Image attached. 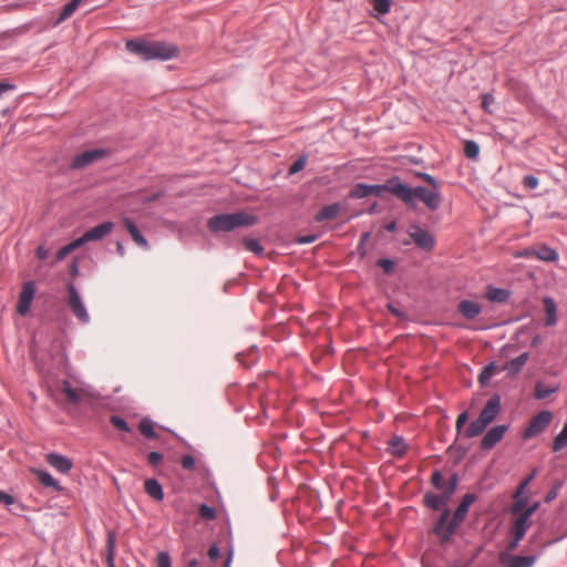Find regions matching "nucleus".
<instances>
[{"label": "nucleus", "mask_w": 567, "mask_h": 567, "mask_svg": "<svg viewBox=\"0 0 567 567\" xmlns=\"http://www.w3.org/2000/svg\"><path fill=\"white\" fill-rule=\"evenodd\" d=\"M35 295V284L33 281H27L23 284L22 289L19 293L17 312L24 317L28 315L32 300Z\"/></svg>", "instance_id": "1a4fd4ad"}, {"label": "nucleus", "mask_w": 567, "mask_h": 567, "mask_svg": "<svg viewBox=\"0 0 567 567\" xmlns=\"http://www.w3.org/2000/svg\"><path fill=\"white\" fill-rule=\"evenodd\" d=\"M431 482L435 488L442 492L441 494H444L446 493V487L451 484V478L446 481L439 471H435L432 474Z\"/></svg>", "instance_id": "f704fd0d"}, {"label": "nucleus", "mask_w": 567, "mask_h": 567, "mask_svg": "<svg viewBox=\"0 0 567 567\" xmlns=\"http://www.w3.org/2000/svg\"><path fill=\"white\" fill-rule=\"evenodd\" d=\"M391 194L402 200L408 207H416V200L422 202L430 210H436L442 204L441 190L423 186L408 187L399 178L390 179Z\"/></svg>", "instance_id": "f257e3e1"}, {"label": "nucleus", "mask_w": 567, "mask_h": 567, "mask_svg": "<svg viewBox=\"0 0 567 567\" xmlns=\"http://www.w3.org/2000/svg\"><path fill=\"white\" fill-rule=\"evenodd\" d=\"M506 431V425H496L492 427L482 439L481 447L483 450H491L504 437Z\"/></svg>", "instance_id": "2eb2a0df"}, {"label": "nucleus", "mask_w": 567, "mask_h": 567, "mask_svg": "<svg viewBox=\"0 0 567 567\" xmlns=\"http://www.w3.org/2000/svg\"><path fill=\"white\" fill-rule=\"evenodd\" d=\"M82 0H71L62 10L58 21H56V24L58 23H61L63 21H65L66 19H69L79 8V6L81 4Z\"/></svg>", "instance_id": "7c9ffc66"}, {"label": "nucleus", "mask_w": 567, "mask_h": 567, "mask_svg": "<svg viewBox=\"0 0 567 567\" xmlns=\"http://www.w3.org/2000/svg\"><path fill=\"white\" fill-rule=\"evenodd\" d=\"M536 559L535 555L517 556L508 553L499 555V563L505 567H533Z\"/></svg>", "instance_id": "ddd939ff"}, {"label": "nucleus", "mask_w": 567, "mask_h": 567, "mask_svg": "<svg viewBox=\"0 0 567 567\" xmlns=\"http://www.w3.org/2000/svg\"><path fill=\"white\" fill-rule=\"evenodd\" d=\"M33 474L37 476L38 481L44 486V487H51L54 491H61L62 487L60 483L52 477V475L43 470H33Z\"/></svg>", "instance_id": "a878e982"}, {"label": "nucleus", "mask_w": 567, "mask_h": 567, "mask_svg": "<svg viewBox=\"0 0 567 567\" xmlns=\"http://www.w3.org/2000/svg\"><path fill=\"white\" fill-rule=\"evenodd\" d=\"M244 245L247 250L252 251L257 255H259L264 251L262 246L256 239H252V238L245 239Z\"/></svg>", "instance_id": "a18cd8bd"}, {"label": "nucleus", "mask_w": 567, "mask_h": 567, "mask_svg": "<svg viewBox=\"0 0 567 567\" xmlns=\"http://www.w3.org/2000/svg\"><path fill=\"white\" fill-rule=\"evenodd\" d=\"M560 488V483H558L555 487H553L546 495L545 502L549 503L555 499L558 495V489Z\"/></svg>", "instance_id": "4d7b16f0"}, {"label": "nucleus", "mask_w": 567, "mask_h": 567, "mask_svg": "<svg viewBox=\"0 0 567 567\" xmlns=\"http://www.w3.org/2000/svg\"><path fill=\"white\" fill-rule=\"evenodd\" d=\"M35 255L39 259L44 260L49 256V250L44 246H39L37 248Z\"/></svg>", "instance_id": "052dcab7"}, {"label": "nucleus", "mask_w": 567, "mask_h": 567, "mask_svg": "<svg viewBox=\"0 0 567 567\" xmlns=\"http://www.w3.org/2000/svg\"><path fill=\"white\" fill-rule=\"evenodd\" d=\"M258 218L246 212L234 214H219L208 220V228L212 231H231L238 227L254 226Z\"/></svg>", "instance_id": "7ed1b4c3"}, {"label": "nucleus", "mask_w": 567, "mask_h": 567, "mask_svg": "<svg viewBox=\"0 0 567 567\" xmlns=\"http://www.w3.org/2000/svg\"><path fill=\"white\" fill-rule=\"evenodd\" d=\"M140 431L147 439H154L156 436L153 423L150 420H142L141 421V423H140Z\"/></svg>", "instance_id": "a19ab883"}, {"label": "nucleus", "mask_w": 567, "mask_h": 567, "mask_svg": "<svg viewBox=\"0 0 567 567\" xmlns=\"http://www.w3.org/2000/svg\"><path fill=\"white\" fill-rule=\"evenodd\" d=\"M523 538H517V534H513V539L508 543L507 549L515 550Z\"/></svg>", "instance_id": "e2e57ef3"}, {"label": "nucleus", "mask_w": 567, "mask_h": 567, "mask_svg": "<svg viewBox=\"0 0 567 567\" xmlns=\"http://www.w3.org/2000/svg\"><path fill=\"white\" fill-rule=\"evenodd\" d=\"M68 306L70 310L81 322L87 323L90 321V316L75 287L73 285H70L68 287Z\"/></svg>", "instance_id": "0eeeda50"}, {"label": "nucleus", "mask_w": 567, "mask_h": 567, "mask_svg": "<svg viewBox=\"0 0 567 567\" xmlns=\"http://www.w3.org/2000/svg\"><path fill=\"white\" fill-rule=\"evenodd\" d=\"M115 543H116V535L114 532L110 530L107 533V542H106V549H107L106 560H107V564L110 567H112V565H113Z\"/></svg>", "instance_id": "473e14b6"}, {"label": "nucleus", "mask_w": 567, "mask_h": 567, "mask_svg": "<svg viewBox=\"0 0 567 567\" xmlns=\"http://www.w3.org/2000/svg\"><path fill=\"white\" fill-rule=\"evenodd\" d=\"M538 506H539L538 503H534L533 505L527 506V508L523 513L526 514L527 516L532 517L533 514L537 511Z\"/></svg>", "instance_id": "774afa93"}, {"label": "nucleus", "mask_w": 567, "mask_h": 567, "mask_svg": "<svg viewBox=\"0 0 567 567\" xmlns=\"http://www.w3.org/2000/svg\"><path fill=\"white\" fill-rule=\"evenodd\" d=\"M567 447V423L553 442V451L558 452Z\"/></svg>", "instance_id": "c9c22d12"}, {"label": "nucleus", "mask_w": 567, "mask_h": 567, "mask_svg": "<svg viewBox=\"0 0 567 567\" xmlns=\"http://www.w3.org/2000/svg\"><path fill=\"white\" fill-rule=\"evenodd\" d=\"M317 240V236L316 235H309V236H305V237H300L298 238V243L299 244H311L313 241Z\"/></svg>", "instance_id": "69168bd1"}, {"label": "nucleus", "mask_w": 567, "mask_h": 567, "mask_svg": "<svg viewBox=\"0 0 567 567\" xmlns=\"http://www.w3.org/2000/svg\"><path fill=\"white\" fill-rule=\"evenodd\" d=\"M543 305L546 315L545 324L548 327L555 326L557 322V306L555 300L550 297H545Z\"/></svg>", "instance_id": "5701e85b"}, {"label": "nucleus", "mask_w": 567, "mask_h": 567, "mask_svg": "<svg viewBox=\"0 0 567 567\" xmlns=\"http://www.w3.org/2000/svg\"><path fill=\"white\" fill-rule=\"evenodd\" d=\"M378 265L385 271V272H391L393 270V261L390 260V259H380L378 261Z\"/></svg>", "instance_id": "5fc2aeb1"}, {"label": "nucleus", "mask_w": 567, "mask_h": 567, "mask_svg": "<svg viewBox=\"0 0 567 567\" xmlns=\"http://www.w3.org/2000/svg\"><path fill=\"white\" fill-rule=\"evenodd\" d=\"M408 445L403 437L394 436L388 442V451L394 456H403L406 452Z\"/></svg>", "instance_id": "bb28decb"}, {"label": "nucleus", "mask_w": 567, "mask_h": 567, "mask_svg": "<svg viewBox=\"0 0 567 567\" xmlns=\"http://www.w3.org/2000/svg\"><path fill=\"white\" fill-rule=\"evenodd\" d=\"M539 181L533 175H527L523 178V185L528 189H534L538 186Z\"/></svg>", "instance_id": "3c124183"}, {"label": "nucleus", "mask_w": 567, "mask_h": 567, "mask_svg": "<svg viewBox=\"0 0 567 567\" xmlns=\"http://www.w3.org/2000/svg\"><path fill=\"white\" fill-rule=\"evenodd\" d=\"M458 312L466 319H474L481 313V306L471 300H462L457 306Z\"/></svg>", "instance_id": "aec40b11"}, {"label": "nucleus", "mask_w": 567, "mask_h": 567, "mask_svg": "<svg viewBox=\"0 0 567 567\" xmlns=\"http://www.w3.org/2000/svg\"><path fill=\"white\" fill-rule=\"evenodd\" d=\"M408 234L414 244L421 249L431 250L434 247L435 240L433 236L420 226L411 225L409 227Z\"/></svg>", "instance_id": "9d476101"}, {"label": "nucleus", "mask_w": 567, "mask_h": 567, "mask_svg": "<svg viewBox=\"0 0 567 567\" xmlns=\"http://www.w3.org/2000/svg\"><path fill=\"white\" fill-rule=\"evenodd\" d=\"M501 410V399L495 395L491 398L482 410L480 417L485 422V424L492 423Z\"/></svg>", "instance_id": "a211bd4d"}, {"label": "nucleus", "mask_w": 567, "mask_h": 567, "mask_svg": "<svg viewBox=\"0 0 567 567\" xmlns=\"http://www.w3.org/2000/svg\"><path fill=\"white\" fill-rule=\"evenodd\" d=\"M307 164V157L305 156H301L299 157L297 161H295V163L290 166L289 168V174H296L298 172H300L301 169L305 168Z\"/></svg>", "instance_id": "de8ad7c7"}, {"label": "nucleus", "mask_w": 567, "mask_h": 567, "mask_svg": "<svg viewBox=\"0 0 567 567\" xmlns=\"http://www.w3.org/2000/svg\"><path fill=\"white\" fill-rule=\"evenodd\" d=\"M494 103V97L491 94L482 95V107L485 112L492 113L491 105Z\"/></svg>", "instance_id": "603ef678"}, {"label": "nucleus", "mask_w": 567, "mask_h": 567, "mask_svg": "<svg viewBox=\"0 0 567 567\" xmlns=\"http://www.w3.org/2000/svg\"><path fill=\"white\" fill-rule=\"evenodd\" d=\"M163 460V456L158 452H151L147 455V461L152 466H157Z\"/></svg>", "instance_id": "864d4df0"}, {"label": "nucleus", "mask_w": 567, "mask_h": 567, "mask_svg": "<svg viewBox=\"0 0 567 567\" xmlns=\"http://www.w3.org/2000/svg\"><path fill=\"white\" fill-rule=\"evenodd\" d=\"M464 153L467 158H476L480 153V147L474 141H465L464 142Z\"/></svg>", "instance_id": "58836bf2"}, {"label": "nucleus", "mask_w": 567, "mask_h": 567, "mask_svg": "<svg viewBox=\"0 0 567 567\" xmlns=\"http://www.w3.org/2000/svg\"><path fill=\"white\" fill-rule=\"evenodd\" d=\"M181 464L185 470L192 471L195 467V458L189 454L183 455Z\"/></svg>", "instance_id": "8fccbe9b"}, {"label": "nucleus", "mask_w": 567, "mask_h": 567, "mask_svg": "<svg viewBox=\"0 0 567 567\" xmlns=\"http://www.w3.org/2000/svg\"><path fill=\"white\" fill-rule=\"evenodd\" d=\"M198 513L202 518L207 519V520H213L216 518V511L206 504H202L199 506Z\"/></svg>", "instance_id": "c03bdc74"}, {"label": "nucleus", "mask_w": 567, "mask_h": 567, "mask_svg": "<svg viewBox=\"0 0 567 567\" xmlns=\"http://www.w3.org/2000/svg\"><path fill=\"white\" fill-rule=\"evenodd\" d=\"M517 257H525V258L535 257V248L524 249L523 251H520L517 255Z\"/></svg>", "instance_id": "338daca9"}, {"label": "nucleus", "mask_w": 567, "mask_h": 567, "mask_svg": "<svg viewBox=\"0 0 567 567\" xmlns=\"http://www.w3.org/2000/svg\"><path fill=\"white\" fill-rule=\"evenodd\" d=\"M476 501V495L467 493L463 496L461 504L454 512L451 518V512L445 508L440 516L439 522L434 527V533L440 537L442 543L451 539L457 526L464 520L467 515L470 506Z\"/></svg>", "instance_id": "f03ea898"}, {"label": "nucleus", "mask_w": 567, "mask_h": 567, "mask_svg": "<svg viewBox=\"0 0 567 567\" xmlns=\"http://www.w3.org/2000/svg\"><path fill=\"white\" fill-rule=\"evenodd\" d=\"M457 482V475L453 474L451 476V484L446 487V493L440 495L427 493L424 495V504L431 509L439 511L443 508L444 511L449 499L456 491Z\"/></svg>", "instance_id": "39448f33"}, {"label": "nucleus", "mask_w": 567, "mask_h": 567, "mask_svg": "<svg viewBox=\"0 0 567 567\" xmlns=\"http://www.w3.org/2000/svg\"><path fill=\"white\" fill-rule=\"evenodd\" d=\"M373 8L381 14L390 11V0H373Z\"/></svg>", "instance_id": "49530a36"}, {"label": "nucleus", "mask_w": 567, "mask_h": 567, "mask_svg": "<svg viewBox=\"0 0 567 567\" xmlns=\"http://www.w3.org/2000/svg\"><path fill=\"white\" fill-rule=\"evenodd\" d=\"M535 258L543 261H555L558 259V254L550 247L543 245L535 248Z\"/></svg>", "instance_id": "c85d7f7f"}, {"label": "nucleus", "mask_w": 567, "mask_h": 567, "mask_svg": "<svg viewBox=\"0 0 567 567\" xmlns=\"http://www.w3.org/2000/svg\"><path fill=\"white\" fill-rule=\"evenodd\" d=\"M0 503H3L6 506H10L14 504V497L0 491Z\"/></svg>", "instance_id": "6e6d98bb"}, {"label": "nucleus", "mask_w": 567, "mask_h": 567, "mask_svg": "<svg viewBox=\"0 0 567 567\" xmlns=\"http://www.w3.org/2000/svg\"><path fill=\"white\" fill-rule=\"evenodd\" d=\"M415 175L416 177L427 183L431 186V188L441 190V183L434 176L427 173H416Z\"/></svg>", "instance_id": "79ce46f5"}, {"label": "nucleus", "mask_w": 567, "mask_h": 567, "mask_svg": "<svg viewBox=\"0 0 567 567\" xmlns=\"http://www.w3.org/2000/svg\"><path fill=\"white\" fill-rule=\"evenodd\" d=\"M123 224H124L126 230L128 231V234L131 235L133 241L141 248L147 249L148 243L145 239V237H143L141 235V233L137 229V227L135 226V224L130 218H124Z\"/></svg>", "instance_id": "4be33fe9"}, {"label": "nucleus", "mask_w": 567, "mask_h": 567, "mask_svg": "<svg viewBox=\"0 0 567 567\" xmlns=\"http://www.w3.org/2000/svg\"><path fill=\"white\" fill-rule=\"evenodd\" d=\"M487 424L478 416L477 420L473 421L470 426L466 430V436L467 437H475L478 436L484 432Z\"/></svg>", "instance_id": "c756f323"}, {"label": "nucleus", "mask_w": 567, "mask_h": 567, "mask_svg": "<svg viewBox=\"0 0 567 567\" xmlns=\"http://www.w3.org/2000/svg\"><path fill=\"white\" fill-rule=\"evenodd\" d=\"M528 504V496L527 495H514V503L511 507V513L513 515L522 514L526 508Z\"/></svg>", "instance_id": "2f4dec72"}, {"label": "nucleus", "mask_w": 567, "mask_h": 567, "mask_svg": "<svg viewBox=\"0 0 567 567\" xmlns=\"http://www.w3.org/2000/svg\"><path fill=\"white\" fill-rule=\"evenodd\" d=\"M551 420L553 413L550 411L539 412L524 430L523 437L527 440L540 434L550 424Z\"/></svg>", "instance_id": "423d86ee"}, {"label": "nucleus", "mask_w": 567, "mask_h": 567, "mask_svg": "<svg viewBox=\"0 0 567 567\" xmlns=\"http://www.w3.org/2000/svg\"><path fill=\"white\" fill-rule=\"evenodd\" d=\"M220 556V550L219 548L216 546V545H213L209 549H208V557L210 560H216L218 559Z\"/></svg>", "instance_id": "bf43d9fd"}, {"label": "nucleus", "mask_w": 567, "mask_h": 567, "mask_svg": "<svg viewBox=\"0 0 567 567\" xmlns=\"http://www.w3.org/2000/svg\"><path fill=\"white\" fill-rule=\"evenodd\" d=\"M178 54V48L172 43L152 42V60H169Z\"/></svg>", "instance_id": "4468645a"}, {"label": "nucleus", "mask_w": 567, "mask_h": 567, "mask_svg": "<svg viewBox=\"0 0 567 567\" xmlns=\"http://www.w3.org/2000/svg\"><path fill=\"white\" fill-rule=\"evenodd\" d=\"M162 196H163V192L154 193L147 197H144L143 203L147 204V203L155 202V200L159 199Z\"/></svg>", "instance_id": "0e129e2a"}, {"label": "nucleus", "mask_w": 567, "mask_h": 567, "mask_svg": "<svg viewBox=\"0 0 567 567\" xmlns=\"http://www.w3.org/2000/svg\"><path fill=\"white\" fill-rule=\"evenodd\" d=\"M517 515L518 517L512 526V534H517V538H523L530 526V517L524 513Z\"/></svg>", "instance_id": "b1692460"}, {"label": "nucleus", "mask_w": 567, "mask_h": 567, "mask_svg": "<svg viewBox=\"0 0 567 567\" xmlns=\"http://www.w3.org/2000/svg\"><path fill=\"white\" fill-rule=\"evenodd\" d=\"M81 247V244L80 241L76 239H74L73 241H71L70 244L63 246L62 248H60L55 255V258L58 261H61L63 260L69 254H71L72 251H74L75 249L80 248Z\"/></svg>", "instance_id": "72a5a7b5"}, {"label": "nucleus", "mask_w": 567, "mask_h": 567, "mask_svg": "<svg viewBox=\"0 0 567 567\" xmlns=\"http://www.w3.org/2000/svg\"><path fill=\"white\" fill-rule=\"evenodd\" d=\"M340 212H341L340 204H338V203L330 204V205H327L323 208H321L317 213L315 219H316V221H319V223L326 221V220H332L339 216Z\"/></svg>", "instance_id": "412c9836"}, {"label": "nucleus", "mask_w": 567, "mask_h": 567, "mask_svg": "<svg viewBox=\"0 0 567 567\" xmlns=\"http://www.w3.org/2000/svg\"><path fill=\"white\" fill-rule=\"evenodd\" d=\"M61 391L69 403L79 405L81 403H92L95 395L89 386L73 388L69 381H63Z\"/></svg>", "instance_id": "20e7f679"}, {"label": "nucleus", "mask_w": 567, "mask_h": 567, "mask_svg": "<svg viewBox=\"0 0 567 567\" xmlns=\"http://www.w3.org/2000/svg\"><path fill=\"white\" fill-rule=\"evenodd\" d=\"M415 175L416 177L427 183L431 186V188L441 190V183L434 176L427 173H416Z\"/></svg>", "instance_id": "37998d69"}, {"label": "nucleus", "mask_w": 567, "mask_h": 567, "mask_svg": "<svg viewBox=\"0 0 567 567\" xmlns=\"http://www.w3.org/2000/svg\"><path fill=\"white\" fill-rule=\"evenodd\" d=\"M157 567H172L171 558L167 553L161 551L156 558Z\"/></svg>", "instance_id": "09e8293b"}, {"label": "nucleus", "mask_w": 567, "mask_h": 567, "mask_svg": "<svg viewBox=\"0 0 567 567\" xmlns=\"http://www.w3.org/2000/svg\"><path fill=\"white\" fill-rule=\"evenodd\" d=\"M113 228H114V224L112 221L102 223V224L93 227L92 229H89L87 231H85L81 237L78 238V240L80 241L81 246H83L84 244H86L89 241L101 240L105 236L111 234Z\"/></svg>", "instance_id": "9b49d317"}, {"label": "nucleus", "mask_w": 567, "mask_h": 567, "mask_svg": "<svg viewBox=\"0 0 567 567\" xmlns=\"http://www.w3.org/2000/svg\"><path fill=\"white\" fill-rule=\"evenodd\" d=\"M467 421V413L466 412H463L461 413L457 419H456V430L457 431H461V429L464 426V424L466 423Z\"/></svg>", "instance_id": "13d9d810"}, {"label": "nucleus", "mask_w": 567, "mask_h": 567, "mask_svg": "<svg viewBox=\"0 0 567 567\" xmlns=\"http://www.w3.org/2000/svg\"><path fill=\"white\" fill-rule=\"evenodd\" d=\"M14 89L16 86L13 84L0 82V99L6 92L13 91Z\"/></svg>", "instance_id": "680f3d73"}, {"label": "nucleus", "mask_w": 567, "mask_h": 567, "mask_svg": "<svg viewBox=\"0 0 567 567\" xmlns=\"http://www.w3.org/2000/svg\"><path fill=\"white\" fill-rule=\"evenodd\" d=\"M45 461L50 466L62 474H68L73 467V463L70 458L58 453L47 454Z\"/></svg>", "instance_id": "f3484780"}, {"label": "nucleus", "mask_w": 567, "mask_h": 567, "mask_svg": "<svg viewBox=\"0 0 567 567\" xmlns=\"http://www.w3.org/2000/svg\"><path fill=\"white\" fill-rule=\"evenodd\" d=\"M106 154L107 152L105 150L100 148L85 151L73 158L71 167L73 169L84 168L87 165L103 158Z\"/></svg>", "instance_id": "f8f14e48"}, {"label": "nucleus", "mask_w": 567, "mask_h": 567, "mask_svg": "<svg viewBox=\"0 0 567 567\" xmlns=\"http://www.w3.org/2000/svg\"><path fill=\"white\" fill-rule=\"evenodd\" d=\"M144 489L147 495L155 501H163L164 492L161 484L155 478H147L144 482Z\"/></svg>", "instance_id": "393cba45"}, {"label": "nucleus", "mask_w": 567, "mask_h": 567, "mask_svg": "<svg viewBox=\"0 0 567 567\" xmlns=\"http://www.w3.org/2000/svg\"><path fill=\"white\" fill-rule=\"evenodd\" d=\"M384 192L391 193L390 179L385 185L357 184L350 190V197L364 198L371 195L381 196Z\"/></svg>", "instance_id": "6e6552de"}, {"label": "nucleus", "mask_w": 567, "mask_h": 567, "mask_svg": "<svg viewBox=\"0 0 567 567\" xmlns=\"http://www.w3.org/2000/svg\"><path fill=\"white\" fill-rule=\"evenodd\" d=\"M559 389L558 384L548 385L543 382H537L535 385L534 396L537 400H544L550 394L557 392Z\"/></svg>", "instance_id": "cd10ccee"}, {"label": "nucleus", "mask_w": 567, "mask_h": 567, "mask_svg": "<svg viewBox=\"0 0 567 567\" xmlns=\"http://www.w3.org/2000/svg\"><path fill=\"white\" fill-rule=\"evenodd\" d=\"M125 47L131 53H134L144 60H152V42L144 40H127Z\"/></svg>", "instance_id": "dca6fc26"}, {"label": "nucleus", "mask_w": 567, "mask_h": 567, "mask_svg": "<svg viewBox=\"0 0 567 567\" xmlns=\"http://www.w3.org/2000/svg\"><path fill=\"white\" fill-rule=\"evenodd\" d=\"M502 371L495 363H489L480 374V382L486 383L494 374Z\"/></svg>", "instance_id": "4c0bfd02"}, {"label": "nucleus", "mask_w": 567, "mask_h": 567, "mask_svg": "<svg viewBox=\"0 0 567 567\" xmlns=\"http://www.w3.org/2000/svg\"><path fill=\"white\" fill-rule=\"evenodd\" d=\"M486 298L489 301L503 302L508 298V292L504 289L488 288Z\"/></svg>", "instance_id": "e433bc0d"}, {"label": "nucleus", "mask_w": 567, "mask_h": 567, "mask_svg": "<svg viewBox=\"0 0 567 567\" xmlns=\"http://www.w3.org/2000/svg\"><path fill=\"white\" fill-rule=\"evenodd\" d=\"M529 359V354L527 352L522 353L517 358L506 362L501 370L506 371L507 375L515 377L520 372L523 367L526 364V362Z\"/></svg>", "instance_id": "6ab92c4d"}, {"label": "nucleus", "mask_w": 567, "mask_h": 567, "mask_svg": "<svg viewBox=\"0 0 567 567\" xmlns=\"http://www.w3.org/2000/svg\"><path fill=\"white\" fill-rule=\"evenodd\" d=\"M111 424L121 432L130 433L131 427L127 422L118 415H112L110 417Z\"/></svg>", "instance_id": "ea45409f"}]
</instances>
